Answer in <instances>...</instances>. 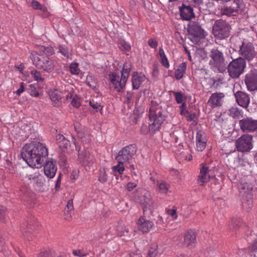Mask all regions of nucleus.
<instances>
[{
    "label": "nucleus",
    "instance_id": "f257e3e1",
    "mask_svg": "<svg viewBox=\"0 0 257 257\" xmlns=\"http://www.w3.org/2000/svg\"><path fill=\"white\" fill-rule=\"evenodd\" d=\"M21 156L30 166L39 168L45 164L48 156V150L45 144L33 142L23 147Z\"/></svg>",
    "mask_w": 257,
    "mask_h": 257
},
{
    "label": "nucleus",
    "instance_id": "f03ea898",
    "mask_svg": "<svg viewBox=\"0 0 257 257\" xmlns=\"http://www.w3.org/2000/svg\"><path fill=\"white\" fill-rule=\"evenodd\" d=\"M149 118L151 123L149 126L146 124L141 126V134L147 135L149 132L155 133L158 131L167 117V112L165 108L156 103L152 102L149 109Z\"/></svg>",
    "mask_w": 257,
    "mask_h": 257
},
{
    "label": "nucleus",
    "instance_id": "7ed1b4c3",
    "mask_svg": "<svg viewBox=\"0 0 257 257\" xmlns=\"http://www.w3.org/2000/svg\"><path fill=\"white\" fill-rule=\"evenodd\" d=\"M30 58L34 65L45 72L51 73L54 70V61L47 55L33 51L31 52Z\"/></svg>",
    "mask_w": 257,
    "mask_h": 257
},
{
    "label": "nucleus",
    "instance_id": "20e7f679",
    "mask_svg": "<svg viewBox=\"0 0 257 257\" xmlns=\"http://www.w3.org/2000/svg\"><path fill=\"white\" fill-rule=\"evenodd\" d=\"M253 185L248 180H242L238 186V189L241 195L242 207L247 210L253 206V195L252 191Z\"/></svg>",
    "mask_w": 257,
    "mask_h": 257
},
{
    "label": "nucleus",
    "instance_id": "39448f33",
    "mask_svg": "<svg viewBox=\"0 0 257 257\" xmlns=\"http://www.w3.org/2000/svg\"><path fill=\"white\" fill-rule=\"evenodd\" d=\"M131 68L127 65H123L121 71V78L115 72H110L108 74V78L114 89L118 92H120L125 86L126 82L129 76Z\"/></svg>",
    "mask_w": 257,
    "mask_h": 257
},
{
    "label": "nucleus",
    "instance_id": "423d86ee",
    "mask_svg": "<svg viewBox=\"0 0 257 257\" xmlns=\"http://www.w3.org/2000/svg\"><path fill=\"white\" fill-rule=\"evenodd\" d=\"M209 56L210 60L209 64L210 68L214 71L223 72L226 69V63L223 52L218 49H212L209 53Z\"/></svg>",
    "mask_w": 257,
    "mask_h": 257
},
{
    "label": "nucleus",
    "instance_id": "0eeeda50",
    "mask_svg": "<svg viewBox=\"0 0 257 257\" xmlns=\"http://www.w3.org/2000/svg\"><path fill=\"white\" fill-rule=\"evenodd\" d=\"M230 26L222 19L215 21L213 26L212 33L215 38L219 40H223L228 38L230 35Z\"/></svg>",
    "mask_w": 257,
    "mask_h": 257
},
{
    "label": "nucleus",
    "instance_id": "6e6552de",
    "mask_svg": "<svg viewBox=\"0 0 257 257\" xmlns=\"http://www.w3.org/2000/svg\"><path fill=\"white\" fill-rule=\"evenodd\" d=\"M246 67V61L242 57H239L231 61L227 66L229 75L232 78H237L244 72Z\"/></svg>",
    "mask_w": 257,
    "mask_h": 257
},
{
    "label": "nucleus",
    "instance_id": "1a4fd4ad",
    "mask_svg": "<svg viewBox=\"0 0 257 257\" xmlns=\"http://www.w3.org/2000/svg\"><path fill=\"white\" fill-rule=\"evenodd\" d=\"M236 150L240 152H248L253 148V137L247 134H243L235 141Z\"/></svg>",
    "mask_w": 257,
    "mask_h": 257
},
{
    "label": "nucleus",
    "instance_id": "9d476101",
    "mask_svg": "<svg viewBox=\"0 0 257 257\" xmlns=\"http://www.w3.org/2000/svg\"><path fill=\"white\" fill-rule=\"evenodd\" d=\"M56 142L60 148L65 151H72L75 148L77 152H80L81 147L76 142L75 138L71 136V141L66 139L62 135L56 136Z\"/></svg>",
    "mask_w": 257,
    "mask_h": 257
},
{
    "label": "nucleus",
    "instance_id": "9b49d317",
    "mask_svg": "<svg viewBox=\"0 0 257 257\" xmlns=\"http://www.w3.org/2000/svg\"><path fill=\"white\" fill-rule=\"evenodd\" d=\"M245 7L243 0H233L231 6L222 8L221 12L223 15L228 16H236L243 12Z\"/></svg>",
    "mask_w": 257,
    "mask_h": 257
},
{
    "label": "nucleus",
    "instance_id": "f8f14e48",
    "mask_svg": "<svg viewBox=\"0 0 257 257\" xmlns=\"http://www.w3.org/2000/svg\"><path fill=\"white\" fill-rule=\"evenodd\" d=\"M137 151V147L134 144L124 147L119 151L115 159L116 161H119L120 163L123 162L125 164H129V161L133 158Z\"/></svg>",
    "mask_w": 257,
    "mask_h": 257
},
{
    "label": "nucleus",
    "instance_id": "ddd939ff",
    "mask_svg": "<svg viewBox=\"0 0 257 257\" xmlns=\"http://www.w3.org/2000/svg\"><path fill=\"white\" fill-rule=\"evenodd\" d=\"M239 54L245 60L251 61L257 55V52L252 43L248 42H242L238 50Z\"/></svg>",
    "mask_w": 257,
    "mask_h": 257
},
{
    "label": "nucleus",
    "instance_id": "4468645a",
    "mask_svg": "<svg viewBox=\"0 0 257 257\" xmlns=\"http://www.w3.org/2000/svg\"><path fill=\"white\" fill-rule=\"evenodd\" d=\"M189 39L194 43H198L204 35V30L198 23L193 22L189 28Z\"/></svg>",
    "mask_w": 257,
    "mask_h": 257
},
{
    "label": "nucleus",
    "instance_id": "2eb2a0df",
    "mask_svg": "<svg viewBox=\"0 0 257 257\" xmlns=\"http://www.w3.org/2000/svg\"><path fill=\"white\" fill-rule=\"evenodd\" d=\"M240 129L243 133H253L257 130V120L247 117L239 120Z\"/></svg>",
    "mask_w": 257,
    "mask_h": 257
},
{
    "label": "nucleus",
    "instance_id": "dca6fc26",
    "mask_svg": "<svg viewBox=\"0 0 257 257\" xmlns=\"http://www.w3.org/2000/svg\"><path fill=\"white\" fill-rule=\"evenodd\" d=\"M244 83L247 90L253 91L257 90V70H251L245 76Z\"/></svg>",
    "mask_w": 257,
    "mask_h": 257
},
{
    "label": "nucleus",
    "instance_id": "f3484780",
    "mask_svg": "<svg viewBox=\"0 0 257 257\" xmlns=\"http://www.w3.org/2000/svg\"><path fill=\"white\" fill-rule=\"evenodd\" d=\"M78 152V159L82 165L90 166L95 163V159L94 156L89 151L84 150L81 152Z\"/></svg>",
    "mask_w": 257,
    "mask_h": 257
},
{
    "label": "nucleus",
    "instance_id": "a211bd4d",
    "mask_svg": "<svg viewBox=\"0 0 257 257\" xmlns=\"http://www.w3.org/2000/svg\"><path fill=\"white\" fill-rule=\"evenodd\" d=\"M234 96L237 104L241 107L246 109L250 103L249 95L242 91H237L234 93Z\"/></svg>",
    "mask_w": 257,
    "mask_h": 257
},
{
    "label": "nucleus",
    "instance_id": "6ab92c4d",
    "mask_svg": "<svg viewBox=\"0 0 257 257\" xmlns=\"http://www.w3.org/2000/svg\"><path fill=\"white\" fill-rule=\"evenodd\" d=\"M179 12L181 18L184 20L189 21L195 17L193 7L186 4H182L179 7Z\"/></svg>",
    "mask_w": 257,
    "mask_h": 257
},
{
    "label": "nucleus",
    "instance_id": "aec40b11",
    "mask_svg": "<svg viewBox=\"0 0 257 257\" xmlns=\"http://www.w3.org/2000/svg\"><path fill=\"white\" fill-rule=\"evenodd\" d=\"M201 166L200 173L197 178V182L200 185L204 186L205 183L210 180L209 167L203 164H201Z\"/></svg>",
    "mask_w": 257,
    "mask_h": 257
},
{
    "label": "nucleus",
    "instance_id": "412c9836",
    "mask_svg": "<svg viewBox=\"0 0 257 257\" xmlns=\"http://www.w3.org/2000/svg\"><path fill=\"white\" fill-rule=\"evenodd\" d=\"M207 139L205 133L202 130H198L196 133V145L198 151H202L206 147Z\"/></svg>",
    "mask_w": 257,
    "mask_h": 257
},
{
    "label": "nucleus",
    "instance_id": "4be33fe9",
    "mask_svg": "<svg viewBox=\"0 0 257 257\" xmlns=\"http://www.w3.org/2000/svg\"><path fill=\"white\" fill-rule=\"evenodd\" d=\"M224 96V94L222 92L212 93L208 101V104L212 108L220 106L222 105Z\"/></svg>",
    "mask_w": 257,
    "mask_h": 257
},
{
    "label": "nucleus",
    "instance_id": "5701e85b",
    "mask_svg": "<svg viewBox=\"0 0 257 257\" xmlns=\"http://www.w3.org/2000/svg\"><path fill=\"white\" fill-rule=\"evenodd\" d=\"M137 224L139 230L144 233L149 232L154 226L153 222L147 219L144 216L140 217L137 222Z\"/></svg>",
    "mask_w": 257,
    "mask_h": 257
},
{
    "label": "nucleus",
    "instance_id": "b1692460",
    "mask_svg": "<svg viewBox=\"0 0 257 257\" xmlns=\"http://www.w3.org/2000/svg\"><path fill=\"white\" fill-rule=\"evenodd\" d=\"M46 164L44 167V171L45 175L49 178H53L57 171V166L56 162L54 161H48L46 160Z\"/></svg>",
    "mask_w": 257,
    "mask_h": 257
},
{
    "label": "nucleus",
    "instance_id": "393cba45",
    "mask_svg": "<svg viewBox=\"0 0 257 257\" xmlns=\"http://www.w3.org/2000/svg\"><path fill=\"white\" fill-rule=\"evenodd\" d=\"M196 235L193 230H189L185 233L184 236V245L187 246L192 245L196 242Z\"/></svg>",
    "mask_w": 257,
    "mask_h": 257
},
{
    "label": "nucleus",
    "instance_id": "a878e982",
    "mask_svg": "<svg viewBox=\"0 0 257 257\" xmlns=\"http://www.w3.org/2000/svg\"><path fill=\"white\" fill-rule=\"evenodd\" d=\"M141 204L143 205L144 213L151 214L153 211V202L151 199L150 196H144V202L141 200Z\"/></svg>",
    "mask_w": 257,
    "mask_h": 257
},
{
    "label": "nucleus",
    "instance_id": "bb28decb",
    "mask_svg": "<svg viewBox=\"0 0 257 257\" xmlns=\"http://www.w3.org/2000/svg\"><path fill=\"white\" fill-rule=\"evenodd\" d=\"M145 76L139 75L137 72L134 73L132 77V85L133 89H138L141 84L144 81Z\"/></svg>",
    "mask_w": 257,
    "mask_h": 257
},
{
    "label": "nucleus",
    "instance_id": "cd10ccee",
    "mask_svg": "<svg viewBox=\"0 0 257 257\" xmlns=\"http://www.w3.org/2000/svg\"><path fill=\"white\" fill-rule=\"evenodd\" d=\"M66 100H71V104L75 108L80 106L81 103L80 98L71 90L66 95Z\"/></svg>",
    "mask_w": 257,
    "mask_h": 257
},
{
    "label": "nucleus",
    "instance_id": "c85d7f7f",
    "mask_svg": "<svg viewBox=\"0 0 257 257\" xmlns=\"http://www.w3.org/2000/svg\"><path fill=\"white\" fill-rule=\"evenodd\" d=\"M187 69V63L183 62L180 64L175 71V77L179 80L184 77Z\"/></svg>",
    "mask_w": 257,
    "mask_h": 257
},
{
    "label": "nucleus",
    "instance_id": "c756f323",
    "mask_svg": "<svg viewBox=\"0 0 257 257\" xmlns=\"http://www.w3.org/2000/svg\"><path fill=\"white\" fill-rule=\"evenodd\" d=\"M34 187L39 192H44L46 189L45 185V179L43 176L38 177V179L35 181L34 184Z\"/></svg>",
    "mask_w": 257,
    "mask_h": 257
},
{
    "label": "nucleus",
    "instance_id": "7c9ffc66",
    "mask_svg": "<svg viewBox=\"0 0 257 257\" xmlns=\"http://www.w3.org/2000/svg\"><path fill=\"white\" fill-rule=\"evenodd\" d=\"M229 115L233 118L239 119L243 116V112L236 107H232L229 110Z\"/></svg>",
    "mask_w": 257,
    "mask_h": 257
},
{
    "label": "nucleus",
    "instance_id": "2f4dec72",
    "mask_svg": "<svg viewBox=\"0 0 257 257\" xmlns=\"http://www.w3.org/2000/svg\"><path fill=\"white\" fill-rule=\"evenodd\" d=\"M40 52L39 54H44V55H47L49 57L50 55H52L54 54V50L53 48L51 46L45 47V46H40Z\"/></svg>",
    "mask_w": 257,
    "mask_h": 257
},
{
    "label": "nucleus",
    "instance_id": "473e14b6",
    "mask_svg": "<svg viewBox=\"0 0 257 257\" xmlns=\"http://www.w3.org/2000/svg\"><path fill=\"white\" fill-rule=\"evenodd\" d=\"M49 96L53 102L59 101L61 99V92L57 90L51 91L49 92Z\"/></svg>",
    "mask_w": 257,
    "mask_h": 257
},
{
    "label": "nucleus",
    "instance_id": "72a5a7b5",
    "mask_svg": "<svg viewBox=\"0 0 257 257\" xmlns=\"http://www.w3.org/2000/svg\"><path fill=\"white\" fill-rule=\"evenodd\" d=\"M159 192L162 194H166L170 188V185L165 181H162L158 184Z\"/></svg>",
    "mask_w": 257,
    "mask_h": 257
},
{
    "label": "nucleus",
    "instance_id": "f704fd0d",
    "mask_svg": "<svg viewBox=\"0 0 257 257\" xmlns=\"http://www.w3.org/2000/svg\"><path fill=\"white\" fill-rule=\"evenodd\" d=\"M175 95V100L178 104L185 102L186 97L184 96L181 91H172Z\"/></svg>",
    "mask_w": 257,
    "mask_h": 257
},
{
    "label": "nucleus",
    "instance_id": "c9c22d12",
    "mask_svg": "<svg viewBox=\"0 0 257 257\" xmlns=\"http://www.w3.org/2000/svg\"><path fill=\"white\" fill-rule=\"evenodd\" d=\"M78 137L81 140L82 143L84 144L89 143L91 141V137L88 134L79 132L78 133Z\"/></svg>",
    "mask_w": 257,
    "mask_h": 257
},
{
    "label": "nucleus",
    "instance_id": "e433bc0d",
    "mask_svg": "<svg viewBox=\"0 0 257 257\" xmlns=\"http://www.w3.org/2000/svg\"><path fill=\"white\" fill-rule=\"evenodd\" d=\"M117 161L118 164L112 167V171L113 172H118L119 174H121L124 170V163L123 162L120 163L119 161Z\"/></svg>",
    "mask_w": 257,
    "mask_h": 257
},
{
    "label": "nucleus",
    "instance_id": "4c0bfd02",
    "mask_svg": "<svg viewBox=\"0 0 257 257\" xmlns=\"http://www.w3.org/2000/svg\"><path fill=\"white\" fill-rule=\"evenodd\" d=\"M31 6L35 10H41L43 12L47 11V8L45 7H44L39 2L35 0L32 1Z\"/></svg>",
    "mask_w": 257,
    "mask_h": 257
},
{
    "label": "nucleus",
    "instance_id": "58836bf2",
    "mask_svg": "<svg viewBox=\"0 0 257 257\" xmlns=\"http://www.w3.org/2000/svg\"><path fill=\"white\" fill-rule=\"evenodd\" d=\"M31 75L34 80L38 82H43L44 80L41 76V72L37 70H33L31 71Z\"/></svg>",
    "mask_w": 257,
    "mask_h": 257
},
{
    "label": "nucleus",
    "instance_id": "ea45409f",
    "mask_svg": "<svg viewBox=\"0 0 257 257\" xmlns=\"http://www.w3.org/2000/svg\"><path fill=\"white\" fill-rule=\"evenodd\" d=\"M98 177V181L101 183H104L107 181V177L104 169L99 170Z\"/></svg>",
    "mask_w": 257,
    "mask_h": 257
},
{
    "label": "nucleus",
    "instance_id": "a19ab883",
    "mask_svg": "<svg viewBox=\"0 0 257 257\" xmlns=\"http://www.w3.org/2000/svg\"><path fill=\"white\" fill-rule=\"evenodd\" d=\"M59 52L67 58H69L71 56V53L66 47L60 45L59 46Z\"/></svg>",
    "mask_w": 257,
    "mask_h": 257
},
{
    "label": "nucleus",
    "instance_id": "79ce46f5",
    "mask_svg": "<svg viewBox=\"0 0 257 257\" xmlns=\"http://www.w3.org/2000/svg\"><path fill=\"white\" fill-rule=\"evenodd\" d=\"M69 69L71 73L73 75H78L80 70L78 68V64L76 62L71 63L69 66Z\"/></svg>",
    "mask_w": 257,
    "mask_h": 257
},
{
    "label": "nucleus",
    "instance_id": "37998d69",
    "mask_svg": "<svg viewBox=\"0 0 257 257\" xmlns=\"http://www.w3.org/2000/svg\"><path fill=\"white\" fill-rule=\"evenodd\" d=\"M23 230H24V236L25 237H27L28 239L29 240V236L27 235V233L28 232H31V231H33L35 229V227L34 225H32L31 223H28L27 224L26 227L25 228L24 226H23Z\"/></svg>",
    "mask_w": 257,
    "mask_h": 257
},
{
    "label": "nucleus",
    "instance_id": "c03bdc74",
    "mask_svg": "<svg viewBox=\"0 0 257 257\" xmlns=\"http://www.w3.org/2000/svg\"><path fill=\"white\" fill-rule=\"evenodd\" d=\"M157 248L158 246L156 244L151 247L148 253V255L150 257H156L158 254Z\"/></svg>",
    "mask_w": 257,
    "mask_h": 257
},
{
    "label": "nucleus",
    "instance_id": "a18cd8bd",
    "mask_svg": "<svg viewBox=\"0 0 257 257\" xmlns=\"http://www.w3.org/2000/svg\"><path fill=\"white\" fill-rule=\"evenodd\" d=\"M166 213L170 215L173 219H176L178 217V215L176 212V208L175 207H173V209H166Z\"/></svg>",
    "mask_w": 257,
    "mask_h": 257
},
{
    "label": "nucleus",
    "instance_id": "49530a36",
    "mask_svg": "<svg viewBox=\"0 0 257 257\" xmlns=\"http://www.w3.org/2000/svg\"><path fill=\"white\" fill-rule=\"evenodd\" d=\"M89 105L92 107L96 111L101 110L102 107L97 102H95L93 100H90L89 102Z\"/></svg>",
    "mask_w": 257,
    "mask_h": 257
},
{
    "label": "nucleus",
    "instance_id": "de8ad7c7",
    "mask_svg": "<svg viewBox=\"0 0 257 257\" xmlns=\"http://www.w3.org/2000/svg\"><path fill=\"white\" fill-rule=\"evenodd\" d=\"M29 91L30 95L32 96L38 97L39 95L36 87L32 84L30 85Z\"/></svg>",
    "mask_w": 257,
    "mask_h": 257
},
{
    "label": "nucleus",
    "instance_id": "09e8293b",
    "mask_svg": "<svg viewBox=\"0 0 257 257\" xmlns=\"http://www.w3.org/2000/svg\"><path fill=\"white\" fill-rule=\"evenodd\" d=\"M41 176L38 172H35L34 174L27 175V177L30 180L36 181L38 177Z\"/></svg>",
    "mask_w": 257,
    "mask_h": 257
},
{
    "label": "nucleus",
    "instance_id": "8fccbe9b",
    "mask_svg": "<svg viewBox=\"0 0 257 257\" xmlns=\"http://www.w3.org/2000/svg\"><path fill=\"white\" fill-rule=\"evenodd\" d=\"M148 44L151 48L153 49L156 48L158 45V42L155 39L153 38H150L149 39Z\"/></svg>",
    "mask_w": 257,
    "mask_h": 257
},
{
    "label": "nucleus",
    "instance_id": "3c124183",
    "mask_svg": "<svg viewBox=\"0 0 257 257\" xmlns=\"http://www.w3.org/2000/svg\"><path fill=\"white\" fill-rule=\"evenodd\" d=\"M7 208L2 206L0 205V220H3L7 215Z\"/></svg>",
    "mask_w": 257,
    "mask_h": 257
},
{
    "label": "nucleus",
    "instance_id": "603ef678",
    "mask_svg": "<svg viewBox=\"0 0 257 257\" xmlns=\"http://www.w3.org/2000/svg\"><path fill=\"white\" fill-rule=\"evenodd\" d=\"M137 186V184L136 183L130 182L127 183L126 188L128 191H131Z\"/></svg>",
    "mask_w": 257,
    "mask_h": 257
},
{
    "label": "nucleus",
    "instance_id": "864d4df0",
    "mask_svg": "<svg viewBox=\"0 0 257 257\" xmlns=\"http://www.w3.org/2000/svg\"><path fill=\"white\" fill-rule=\"evenodd\" d=\"M161 62L162 65L163 66H164L165 68H168L170 67L169 62V61H168L167 57L161 58Z\"/></svg>",
    "mask_w": 257,
    "mask_h": 257
},
{
    "label": "nucleus",
    "instance_id": "5fc2aeb1",
    "mask_svg": "<svg viewBox=\"0 0 257 257\" xmlns=\"http://www.w3.org/2000/svg\"><path fill=\"white\" fill-rule=\"evenodd\" d=\"M186 107H187L185 102L181 103V105L180 106V114L181 115H184L185 114L188 112V110L186 109Z\"/></svg>",
    "mask_w": 257,
    "mask_h": 257
},
{
    "label": "nucleus",
    "instance_id": "6e6d98bb",
    "mask_svg": "<svg viewBox=\"0 0 257 257\" xmlns=\"http://www.w3.org/2000/svg\"><path fill=\"white\" fill-rule=\"evenodd\" d=\"M61 182V176L60 174L59 176L57 177V180L56 181L55 188L56 191H59L60 188V184Z\"/></svg>",
    "mask_w": 257,
    "mask_h": 257
},
{
    "label": "nucleus",
    "instance_id": "4d7b16f0",
    "mask_svg": "<svg viewBox=\"0 0 257 257\" xmlns=\"http://www.w3.org/2000/svg\"><path fill=\"white\" fill-rule=\"evenodd\" d=\"M134 93L132 91H127L125 98L126 99V102L127 103H130L131 100L132 99L134 96Z\"/></svg>",
    "mask_w": 257,
    "mask_h": 257
},
{
    "label": "nucleus",
    "instance_id": "13d9d810",
    "mask_svg": "<svg viewBox=\"0 0 257 257\" xmlns=\"http://www.w3.org/2000/svg\"><path fill=\"white\" fill-rule=\"evenodd\" d=\"M74 207H73V200L70 199L68 201L66 207L65 208V210L66 209H68V211H71L73 210Z\"/></svg>",
    "mask_w": 257,
    "mask_h": 257
},
{
    "label": "nucleus",
    "instance_id": "bf43d9fd",
    "mask_svg": "<svg viewBox=\"0 0 257 257\" xmlns=\"http://www.w3.org/2000/svg\"><path fill=\"white\" fill-rule=\"evenodd\" d=\"M24 91V83L21 82L20 87L16 91V94L20 96Z\"/></svg>",
    "mask_w": 257,
    "mask_h": 257
},
{
    "label": "nucleus",
    "instance_id": "052dcab7",
    "mask_svg": "<svg viewBox=\"0 0 257 257\" xmlns=\"http://www.w3.org/2000/svg\"><path fill=\"white\" fill-rule=\"evenodd\" d=\"M72 253L75 256H77L78 257H83V256H84V254L83 253L82 251L81 250H79H79H75V249L73 250Z\"/></svg>",
    "mask_w": 257,
    "mask_h": 257
},
{
    "label": "nucleus",
    "instance_id": "680f3d73",
    "mask_svg": "<svg viewBox=\"0 0 257 257\" xmlns=\"http://www.w3.org/2000/svg\"><path fill=\"white\" fill-rule=\"evenodd\" d=\"M49 251L48 250H44L41 252L39 254L40 257H49Z\"/></svg>",
    "mask_w": 257,
    "mask_h": 257
},
{
    "label": "nucleus",
    "instance_id": "e2e57ef3",
    "mask_svg": "<svg viewBox=\"0 0 257 257\" xmlns=\"http://www.w3.org/2000/svg\"><path fill=\"white\" fill-rule=\"evenodd\" d=\"M191 2L194 4L195 7L200 6L202 4V0H191Z\"/></svg>",
    "mask_w": 257,
    "mask_h": 257
},
{
    "label": "nucleus",
    "instance_id": "0e129e2a",
    "mask_svg": "<svg viewBox=\"0 0 257 257\" xmlns=\"http://www.w3.org/2000/svg\"><path fill=\"white\" fill-rule=\"evenodd\" d=\"M5 244V241L4 239L2 237L0 236V251L3 250Z\"/></svg>",
    "mask_w": 257,
    "mask_h": 257
},
{
    "label": "nucleus",
    "instance_id": "69168bd1",
    "mask_svg": "<svg viewBox=\"0 0 257 257\" xmlns=\"http://www.w3.org/2000/svg\"><path fill=\"white\" fill-rule=\"evenodd\" d=\"M14 249L20 257H25L24 254L20 250L19 248L16 247Z\"/></svg>",
    "mask_w": 257,
    "mask_h": 257
},
{
    "label": "nucleus",
    "instance_id": "338daca9",
    "mask_svg": "<svg viewBox=\"0 0 257 257\" xmlns=\"http://www.w3.org/2000/svg\"><path fill=\"white\" fill-rule=\"evenodd\" d=\"M252 249L254 251H257V240H254L251 245Z\"/></svg>",
    "mask_w": 257,
    "mask_h": 257
},
{
    "label": "nucleus",
    "instance_id": "774afa93",
    "mask_svg": "<svg viewBox=\"0 0 257 257\" xmlns=\"http://www.w3.org/2000/svg\"><path fill=\"white\" fill-rule=\"evenodd\" d=\"M122 46L126 51H129L131 49V46L126 42H124L122 44Z\"/></svg>",
    "mask_w": 257,
    "mask_h": 257
}]
</instances>
